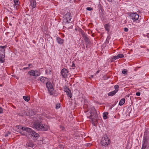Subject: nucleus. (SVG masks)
Here are the masks:
<instances>
[{"label": "nucleus", "instance_id": "nucleus-1", "mask_svg": "<svg viewBox=\"0 0 149 149\" xmlns=\"http://www.w3.org/2000/svg\"><path fill=\"white\" fill-rule=\"evenodd\" d=\"M90 119V121L94 126H96L98 123L97 116L96 111L93 107H92L90 111V115L87 116Z\"/></svg>", "mask_w": 149, "mask_h": 149}, {"label": "nucleus", "instance_id": "nucleus-2", "mask_svg": "<svg viewBox=\"0 0 149 149\" xmlns=\"http://www.w3.org/2000/svg\"><path fill=\"white\" fill-rule=\"evenodd\" d=\"M33 126L34 128L42 131H47L49 128L47 125H43L41 123L34 124Z\"/></svg>", "mask_w": 149, "mask_h": 149}, {"label": "nucleus", "instance_id": "nucleus-3", "mask_svg": "<svg viewBox=\"0 0 149 149\" xmlns=\"http://www.w3.org/2000/svg\"><path fill=\"white\" fill-rule=\"evenodd\" d=\"M22 129L24 131H25L29 133V134H31L33 137L36 138L39 137V135L35 131H33L29 127H23Z\"/></svg>", "mask_w": 149, "mask_h": 149}, {"label": "nucleus", "instance_id": "nucleus-4", "mask_svg": "<svg viewBox=\"0 0 149 149\" xmlns=\"http://www.w3.org/2000/svg\"><path fill=\"white\" fill-rule=\"evenodd\" d=\"M6 47L5 46H0V48L1 49L0 50V62L3 63L5 60V49L4 48Z\"/></svg>", "mask_w": 149, "mask_h": 149}, {"label": "nucleus", "instance_id": "nucleus-5", "mask_svg": "<svg viewBox=\"0 0 149 149\" xmlns=\"http://www.w3.org/2000/svg\"><path fill=\"white\" fill-rule=\"evenodd\" d=\"M72 16L70 13H67L63 17V22L65 23H68L71 21Z\"/></svg>", "mask_w": 149, "mask_h": 149}, {"label": "nucleus", "instance_id": "nucleus-6", "mask_svg": "<svg viewBox=\"0 0 149 149\" xmlns=\"http://www.w3.org/2000/svg\"><path fill=\"white\" fill-rule=\"evenodd\" d=\"M46 85L50 94H52L53 92L54 88L52 83L50 82H47L46 83Z\"/></svg>", "mask_w": 149, "mask_h": 149}, {"label": "nucleus", "instance_id": "nucleus-7", "mask_svg": "<svg viewBox=\"0 0 149 149\" xmlns=\"http://www.w3.org/2000/svg\"><path fill=\"white\" fill-rule=\"evenodd\" d=\"M143 142V144L141 149H148V139L144 137Z\"/></svg>", "mask_w": 149, "mask_h": 149}, {"label": "nucleus", "instance_id": "nucleus-8", "mask_svg": "<svg viewBox=\"0 0 149 149\" xmlns=\"http://www.w3.org/2000/svg\"><path fill=\"white\" fill-rule=\"evenodd\" d=\"M28 74L30 76L35 77L39 76L40 74V72L37 70H30L28 72Z\"/></svg>", "mask_w": 149, "mask_h": 149}, {"label": "nucleus", "instance_id": "nucleus-9", "mask_svg": "<svg viewBox=\"0 0 149 149\" xmlns=\"http://www.w3.org/2000/svg\"><path fill=\"white\" fill-rule=\"evenodd\" d=\"M104 138L103 140V146H107L109 145L110 140L108 136L105 135L104 136Z\"/></svg>", "mask_w": 149, "mask_h": 149}, {"label": "nucleus", "instance_id": "nucleus-10", "mask_svg": "<svg viewBox=\"0 0 149 149\" xmlns=\"http://www.w3.org/2000/svg\"><path fill=\"white\" fill-rule=\"evenodd\" d=\"M68 70L65 68H63L61 71V74L62 77L63 78H65L68 75Z\"/></svg>", "mask_w": 149, "mask_h": 149}, {"label": "nucleus", "instance_id": "nucleus-11", "mask_svg": "<svg viewBox=\"0 0 149 149\" xmlns=\"http://www.w3.org/2000/svg\"><path fill=\"white\" fill-rule=\"evenodd\" d=\"M130 16L132 19L135 21L138 19L139 15L135 13H132L130 14Z\"/></svg>", "mask_w": 149, "mask_h": 149}, {"label": "nucleus", "instance_id": "nucleus-12", "mask_svg": "<svg viewBox=\"0 0 149 149\" xmlns=\"http://www.w3.org/2000/svg\"><path fill=\"white\" fill-rule=\"evenodd\" d=\"M25 146V147L27 148L31 147L32 148L34 146V144H33L32 142L30 141L29 142H27L26 143Z\"/></svg>", "mask_w": 149, "mask_h": 149}, {"label": "nucleus", "instance_id": "nucleus-13", "mask_svg": "<svg viewBox=\"0 0 149 149\" xmlns=\"http://www.w3.org/2000/svg\"><path fill=\"white\" fill-rule=\"evenodd\" d=\"M56 40L57 43L60 45H62L64 42L63 39L59 37H57L56 38Z\"/></svg>", "mask_w": 149, "mask_h": 149}, {"label": "nucleus", "instance_id": "nucleus-14", "mask_svg": "<svg viewBox=\"0 0 149 149\" xmlns=\"http://www.w3.org/2000/svg\"><path fill=\"white\" fill-rule=\"evenodd\" d=\"M31 5L33 8H35L36 6V2L35 0H30Z\"/></svg>", "mask_w": 149, "mask_h": 149}, {"label": "nucleus", "instance_id": "nucleus-15", "mask_svg": "<svg viewBox=\"0 0 149 149\" xmlns=\"http://www.w3.org/2000/svg\"><path fill=\"white\" fill-rule=\"evenodd\" d=\"M104 27L106 30L108 32L109 31L110 26L109 24H107L104 25Z\"/></svg>", "mask_w": 149, "mask_h": 149}, {"label": "nucleus", "instance_id": "nucleus-16", "mask_svg": "<svg viewBox=\"0 0 149 149\" xmlns=\"http://www.w3.org/2000/svg\"><path fill=\"white\" fill-rule=\"evenodd\" d=\"M82 36L84 38V40L88 42V38L86 36L84 32H82L81 33Z\"/></svg>", "mask_w": 149, "mask_h": 149}, {"label": "nucleus", "instance_id": "nucleus-17", "mask_svg": "<svg viewBox=\"0 0 149 149\" xmlns=\"http://www.w3.org/2000/svg\"><path fill=\"white\" fill-rule=\"evenodd\" d=\"M39 79L42 82L44 83L45 82L47 78L46 77H41L39 78Z\"/></svg>", "mask_w": 149, "mask_h": 149}, {"label": "nucleus", "instance_id": "nucleus-18", "mask_svg": "<svg viewBox=\"0 0 149 149\" xmlns=\"http://www.w3.org/2000/svg\"><path fill=\"white\" fill-rule=\"evenodd\" d=\"M19 0H14V7L15 8L17 9V6L19 5L18 4Z\"/></svg>", "mask_w": 149, "mask_h": 149}, {"label": "nucleus", "instance_id": "nucleus-19", "mask_svg": "<svg viewBox=\"0 0 149 149\" xmlns=\"http://www.w3.org/2000/svg\"><path fill=\"white\" fill-rule=\"evenodd\" d=\"M108 113L107 112H104L103 113V118L104 119H106L108 118Z\"/></svg>", "mask_w": 149, "mask_h": 149}, {"label": "nucleus", "instance_id": "nucleus-20", "mask_svg": "<svg viewBox=\"0 0 149 149\" xmlns=\"http://www.w3.org/2000/svg\"><path fill=\"white\" fill-rule=\"evenodd\" d=\"M117 92V91H114L108 93V95L109 96H113Z\"/></svg>", "mask_w": 149, "mask_h": 149}, {"label": "nucleus", "instance_id": "nucleus-21", "mask_svg": "<svg viewBox=\"0 0 149 149\" xmlns=\"http://www.w3.org/2000/svg\"><path fill=\"white\" fill-rule=\"evenodd\" d=\"M125 101V99L124 98L122 99L119 102V105L120 106L124 104Z\"/></svg>", "mask_w": 149, "mask_h": 149}, {"label": "nucleus", "instance_id": "nucleus-22", "mask_svg": "<svg viewBox=\"0 0 149 149\" xmlns=\"http://www.w3.org/2000/svg\"><path fill=\"white\" fill-rule=\"evenodd\" d=\"M68 96L71 98L72 97V94L70 90H68L66 92Z\"/></svg>", "mask_w": 149, "mask_h": 149}, {"label": "nucleus", "instance_id": "nucleus-23", "mask_svg": "<svg viewBox=\"0 0 149 149\" xmlns=\"http://www.w3.org/2000/svg\"><path fill=\"white\" fill-rule=\"evenodd\" d=\"M104 56H106L109 54L108 50L106 49H104Z\"/></svg>", "mask_w": 149, "mask_h": 149}, {"label": "nucleus", "instance_id": "nucleus-24", "mask_svg": "<svg viewBox=\"0 0 149 149\" xmlns=\"http://www.w3.org/2000/svg\"><path fill=\"white\" fill-rule=\"evenodd\" d=\"M23 98L26 101L28 102L30 100L29 97L28 96H24Z\"/></svg>", "mask_w": 149, "mask_h": 149}, {"label": "nucleus", "instance_id": "nucleus-25", "mask_svg": "<svg viewBox=\"0 0 149 149\" xmlns=\"http://www.w3.org/2000/svg\"><path fill=\"white\" fill-rule=\"evenodd\" d=\"M64 91L65 92L68 90H70L69 88L66 86H65L63 87Z\"/></svg>", "mask_w": 149, "mask_h": 149}, {"label": "nucleus", "instance_id": "nucleus-26", "mask_svg": "<svg viewBox=\"0 0 149 149\" xmlns=\"http://www.w3.org/2000/svg\"><path fill=\"white\" fill-rule=\"evenodd\" d=\"M118 58H123L124 57V55L122 54H118L117 55Z\"/></svg>", "mask_w": 149, "mask_h": 149}, {"label": "nucleus", "instance_id": "nucleus-27", "mask_svg": "<svg viewBox=\"0 0 149 149\" xmlns=\"http://www.w3.org/2000/svg\"><path fill=\"white\" fill-rule=\"evenodd\" d=\"M119 88V86L117 85H116L114 86V88L115 89V90L114 91H117V92L118 91V88Z\"/></svg>", "mask_w": 149, "mask_h": 149}, {"label": "nucleus", "instance_id": "nucleus-28", "mask_svg": "<svg viewBox=\"0 0 149 149\" xmlns=\"http://www.w3.org/2000/svg\"><path fill=\"white\" fill-rule=\"evenodd\" d=\"M46 72L47 74H50L51 73V70H50L47 69L46 70Z\"/></svg>", "mask_w": 149, "mask_h": 149}, {"label": "nucleus", "instance_id": "nucleus-29", "mask_svg": "<svg viewBox=\"0 0 149 149\" xmlns=\"http://www.w3.org/2000/svg\"><path fill=\"white\" fill-rule=\"evenodd\" d=\"M17 126V128L20 129H22L23 131H24L23 129H22V128H23V127H22L21 126H20V125H18V126Z\"/></svg>", "mask_w": 149, "mask_h": 149}, {"label": "nucleus", "instance_id": "nucleus-30", "mask_svg": "<svg viewBox=\"0 0 149 149\" xmlns=\"http://www.w3.org/2000/svg\"><path fill=\"white\" fill-rule=\"evenodd\" d=\"M86 10L89 11H91L93 10V8L91 7H87L86 8Z\"/></svg>", "mask_w": 149, "mask_h": 149}, {"label": "nucleus", "instance_id": "nucleus-31", "mask_svg": "<svg viewBox=\"0 0 149 149\" xmlns=\"http://www.w3.org/2000/svg\"><path fill=\"white\" fill-rule=\"evenodd\" d=\"M127 72V70L125 69H124V70H123L122 71V72L123 74H126Z\"/></svg>", "mask_w": 149, "mask_h": 149}, {"label": "nucleus", "instance_id": "nucleus-32", "mask_svg": "<svg viewBox=\"0 0 149 149\" xmlns=\"http://www.w3.org/2000/svg\"><path fill=\"white\" fill-rule=\"evenodd\" d=\"M117 58H118V56H114L113 58V59L115 60H116Z\"/></svg>", "mask_w": 149, "mask_h": 149}, {"label": "nucleus", "instance_id": "nucleus-33", "mask_svg": "<svg viewBox=\"0 0 149 149\" xmlns=\"http://www.w3.org/2000/svg\"><path fill=\"white\" fill-rule=\"evenodd\" d=\"M60 104H58L57 105H56V109H59V108H60Z\"/></svg>", "mask_w": 149, "mask_h": 149}, {"label": "nucleus", "instance_id": "nucleus-34", "mask_svg": "<svg viewBox=\"0 0 149 149\" xmlns=\"http://www.w3.org/2000/svg\"><path fill=\"white\" fill-rule=\"evenodd\" d=\"M10 134V132H7V133L5 135V137H7L8 136L9 134Z\"/></svg>", "mask_w": 149, "mask_h": 149}, {"label": "nucleus", "instance_id": "nucleus-35", "mask_svg": "<svg viewBox=\"0 0 149 149\" xmlns=\"http://www.w3.org/2000/svg\"><path fill=\"white\" fill-rule=\"evenodd\" d=\"M3 110L1 107H0V113H3Z\"/></svg>", "mask_w": 149, "mask_h": 149}, {"label": "nucleus", "instance_id": "nucleus-36", "mask_svg": "<svg viewBox=\"0 0 149 149\" xmlns=\"http://www.w3.org/2000/svg\"><path fill=\"white\" fill-rule=\"evenodd\" d=\"M128 29L127 28H124V31H125V32H127L128 31Z\"/></svg>", "mask_w": 149, "mask_h": 149}, {"label": "nucleus", "instance_id": "nucleus-37", "mask_svg": "<svg viewBox=\"0 0 149 149\" xmlns=\"http://www.w3.org/2000/svg\"><path fill=\"white\" fill-rule=\"evenodd\" d=\"M136 95L137 96H139L140 95V92H137L136 93Z\"/></svg>", "mask_w": 149, "mask_h": 149}, {"label": "nucleus", "instance_id": "nucleus-38", "mask_svg": "<svg viewBox=\"0 0 149 149\" xmlns=\"http://www.w3.org/2000/svg\"><path fill=\"white\" fill-rule=\"evenodd\" d=\"M29 67H31V68L32 67V65L31 64H28Z\"/></svg>", "mask_w": 149, "mask_h": 149}, {"label": "nucleus", "instance_id": "nucleus-39", "mask_svg": "<svg viewBox=\"0 0 149 149\" xmlns=\"http://www.w3.org/2000/svg\"><path fill=\"white\" fill-rule=\"evenodd\" d=\"M91 145V144L90 143H88L87 145V146H90Z\"/></svg>", "mask_w": 149, "mask_h": 149}, {"label": "nucleus", "instance_id": "nucleus-40", "mask_svg": "<svg viewBox=\"0 0 149 149\" xmlns=\"http://www.w3.org/2000/svg\"><path fill=\"white\" fill-rule=\"evenodd\" d=\"M29 68V67H24L23 68L24 70H26Z\"/></svg>", "mask_w": 149, "mask_h": 149}, {"label": "nucleus", "instance_id": "nucleus-41", "mask_svg": "<svg viewBox=\"0 0 149 149\" xmlns=\"http://www.w3.org/2000/svg\"><path fill=\"white\" fill-rule=\"evenodd\" d=\"M107 0L109 2H112L113 0Z\"/></svg>", "mask_w": 149, "mask_h": 149}, {"label": "nucleus", "instance_id": "nucleus-42", "mask_svg": "<svg viewBox=\"0 0 149 149\" xmlns=\"http://www.w3.org/2000/svg\"><path fill=\"white\" fill-rule=\"evenodd\" d=\"M74 64L73 63V64H72V67H74Z\"/></svg>", "mask_w": 149, "mask_h": 149}, {"label": "nucleus", "instance_id": "nucleus-43", "mask_svg": "<svg viewBox=\"0 0 149 149\" xmlns=\"http://www.w3.org/2000/svg\"><path fill=\"white\" fill-rule=\"evenodd\" d=\"M108 78H109V77H107L106 78L105 77V78H104V79H108Z\"/></svg>", "mask_w": 149, "mask_h": 149}, {"label": "nucleus", "instance_id": "nucleus-44", "mask_svg": "<svg viewBox=\"0 0 149 149\" xmlns=\"http://www.w3.org/2000/svg\"><path fill=\"white\" fill-rule=\"evenodd\" d=\"M100 10L101 11V12H102V9H100V10H99V11H100Z\"/></svg>", "mask_w": 149, "mask_h": 149}, {"label": "nucleus", "instance_id": "nucleus-45", "mask_svg": "<svg viewBox=\"0 0 149 149\" xmlns=\"http://www.w3.org/2000/svg\"><path fill=\"white\" fill-rule=\"evenodd\" d=\"M99 72V71L98 70L97 72V73H98Z\"/></svg>", "mask_w": 149, "mask_h": 149}, {"label": "nucleus", "instance_id": "nucleus-46", "mask_svg": "<svg viewBox=\"0 0 149 149\" xmlns=\"http://www.w3.org/2000/svg\"><path fill=\"white\" fill-rule=\"evenodd\" d=\"M91 77H93V75H92L91 76Z\"/></svg>", "mask_w": 149, "mask_h": 149}]
</instances>
